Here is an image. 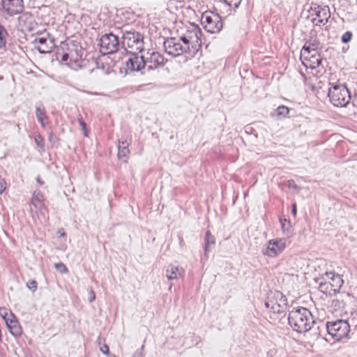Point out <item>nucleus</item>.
<instances>
[{
	"label": "nucleus",
	"instance_id": "obj_1",
	"mask_svg": "<svg viewBox=\"0 0 357 357\" xmlns=\"http://www.w3.org/2000/svg\"><path fill=\"white\" fill-rule=\"evenodd\" d=\"M201 36L200 29L197 26H192V28L180 38H167L163 43L165 51L172 56H178L187 53L191 49L201 45Z\"/></svg>",
	"mask_w": 357,
	"mask_h": 357
},
{
	"label": "nucleus",
	"instance_id": "obj_2",
	"mask_svg": "<svg viewBox=\"0 0 357 357\" xmlns=\"http://www.w3.org/2000/svg\"><path fill=\"white\" fill-rule=\"evenodd\" d=\"M288 321L292 328L298 333H305L311 329L314 319L310 310L303 307L292 309Z\"/></svg>",
	"mask_w": 357,
	"mask_h": 357
},
{
	"label": "nucleus",
	"instance_id": "obj_3",
	"mask_svg": "<svg viewBox=\"0 0 357 357\" xmlns=\"http://www.w3.org/2000/svg\"><path fill=\"white\" fill-rule=\"evenodd\" d=\"M319 43L314 41L312 43H306L301 51L302 63L306 67L314 69L320 66L321 55L318 51Z\"/></svg>",
	"mask_w": 357,
	"mask_h": 357
},
{
	"label": "nucleus",
	"instance_id": "obj_4",
	"mask_svg": "<svg viewBox=\"0 0 357 357\" xmlns=\"http://www.w3.org/2000/svg\"><path fill=\"white\" fill-rule=\"evenodd\" d=\"M328 96L331 102L335 107H345L351 100L347 88L342 84L333 85L329 89Z\"/></svg>",
	"mask_w": 357,
	"mask_h": 357
},
{
	"label": "nucleus",
	"instance_id": "obj_5",
	"mask_svg": "<svg viewBox=\"0 0 357 357\" xmlns=\"http://www.w3.org/2000/svg\"><path fill=\"white\" fill-rule=\"evenodd\" d=\"M326 329L329 335L335 341H340L347 337L350 331V326L347 321L338 319L326 324Z\"/></svg>",
	"mask_w": 357,
	"mask_h": 357
},
{
	"label": "nucleus",
	"instance_id": "obj_6",
	"mask_svg": "<svg viewBox=\"0 0 357 357\" xmlns=\"http://www.w3.org/2000/svg\"><path fill=\"white\" fill-rule=\"evenodd\" d=\"M122 45L125 49H130V52H142L144 50V37L136 31H126L122 36Z\"/></svg>",
	"mask_w": 357,
	"mask_h": 357
},
{
	"label": "nucleus",
	"instance_id": "obj_7",
	"mask_svg": "<svg viewBox=\"0 0 357 357\" xmlns=\"http://www.w3.org/2000/svg\"><path fill=\"white\" fill-rule=\"evenodd\" d=\"M201 22L205 30L208 33H218L222 29L220 15L213 12H204L201 17Z\"/></svg>",
	"mask_w": 357,
	"mask_h": 357
},
{
	"label": "nucleus",
	"instance_id": "obj_8",
	"mask_svg": "<svg viewBox=\"0 0 357 357\" xmlns=\"http://www.w3.org/2000/svg\"><path fill=\"white\" fill-rule=\"evenodd\" d=\"M287 246L286 240L282 238L270 239L261 249V253L268 258H275L281 255Z\"/></svg>",
	"mask_w": 357,
	"mask_h": 357
},
{
	"label": "nucleus",
	"instance_id": "obj_9",
	"mask_svg": "<svg viewBox=\"0 0 357 357\" xmlns=\"http://www.w3.org/2000/svg\"><path fill=\"white\" fill-rule=\"evenodd\" d=\"M287 305V300L284 295L280 291H275L268 296L265 305L271 309L274 313L283 312Z\"/></svg>",
	"mask_w": 357,
	"mask_h": 357
},
{
	"label": "nucleus",
	"instance_id": "obj_10",
	"mask_svg": "<svg viewBox=\"0 0 357 357\" xmlns=\"http://www.w3.org/2000/svg\"><path fill=\"white\" fill-rule=\"evenodd\" d=\"M100 46L104 54L114 53L119 46V38L113 33H106L100 38Z\"/></svg>",
	"mask_w": 357,
	"mask_h": 357
},
{
	"label": "nucleus",
	"instance_id": "obj_11",
	"mask_svg": "<svg viewBox=\"0 0 357 357\" xmlns=\"http://www.w3.org/2000/svg\"><path fill=\"white\" fill-rule=\"evenodd\" d=\"M140 52H130L128 54V59L126 61V70L130 72H137L143 69L146 66V62L144 61L145 56L140 55Z\"/></svg>",
	"mask_w": 357,
	"mask_h": 357
},
{
	"label": "nucleus",
	"instance_id": "obj_12",
	"mask_svg": "<svg viewBox=\"0 0 357 357\" xmlns=\"http://www.w3.org/2000/svg\"><path fill=\"white\" fill-rule=\"evenodd\" d=\"M310 17L312 22L316 25L324 24L331 17L328 6H315L311 8Z\"/></svg>",
	"mask_w": 357,
	"mask_h": 357
},
{
	"label": "nucleus",
	"instance_id": "obj_13",
	"mask_svg": "<svg viewBox=\"0 0 357 357\" xmlns=\"http://www.w3.org/2000/svg\"><path fill=\"white\" fill-rule=\"evenodd\" d=\"M144 56H145L144 61L146 63V66L149 70L162 67L166 63V60L160 53L152 50H149Z\"/></svg>",
	"mask_w": 357,
	"mask_h": 357
},
{
	"label": "nucleus",
	"instance_id": "obj_14",
	"mask_svg": "<svg viewBox=\"0 0 357 357\" xmlns=\"http://www.w3.org/2000/svg\"><path fill=\"white\" fill-rule=\"evenodd\" d=\"M18 26L22 31L31 32L35 30L36 23L32 15L24 13L18 17Z\"/></svg>",
	"mask_w": 357,
	"mask_h": 357
},
{
	"label": "nucleus",
	"instance_id": "obj_15",
	"mask_svg": "<svg viewBox=\"0 0 357 357\" xmlns=\"http://www.w3.org/2000/svg\"><path fill=\"white\" fill-rule=\"evenodd\" d=\"M3 10L10 15L20 13L23 9L22 0H2Z\"/></svg>",
	"mask_w": 357,
	"mask_h": 357
},
{
	"label": "nucleus",
	"instance_id": "obj_16",
	"mask_svg": "<svg viewBox=\"0 0 357 357\" xmlns=\"http://www.w3.org/2000/svg\"><path fill=\"white\" fill-rule=\"evenodd\" d=\"M324 280L328 281L331 286L333 289V292L335 294L339 291L343 284V280L339 274H336L333 272H327L324 276Z\"/></svg>",
	"mask_w": 357,
	"mask_h": 357
},
{
	"label": "nucleus",
	"instance_id": "obj_17",
	"mask_svg": "<svg viewBox=\"0 0 357 357\" xmlns=\"http://www.w3.org/2000/svg\"><path fill=\"white\" fill-rule=\"evenodd\" d=\"M185 271L178 266L169 265L166 270V277L169 280H178L184 275Z\"/></svg>",
	"mask_w": 357,
	"mask_h": 357
},
{
	"label": "nucleus",
	"instance_id": "obj_18",
	"mask_svg": "<svg viewBox=\"0 0 357 357\" xmlns=\"http://www.w3.org/2000/svg\"><path fill=\"white\" fill-rule=\"evenodd\" d=\"M341 299L337 298L333 300L332 302V307H333V313L336 312L337 314H341L345 309V306L347 304V300L350 298V295L347 294H341Z\"/></svg>",
	"mask_w": 357,
	"mask_h": 357
},
{
	"label": "nucleus",
	"instance_id": "obj_19",
	"mask_svg": "<svg viewBox=\"0 0 357 357\" xmlns=\"http://www.w3.org/2000/svg\"><path fill=\"white\" fill-rule=\"evenodd\" d=\"M6 324L10 333L15 337H19L22 334V328L16 319L15 316L6 321Z\"/></svg>",
	"mask_w": 357,
	"mask_h": 357
},
{
	"label": "nucleus",
	"instance_id": "obj_20",
	"mask_svg": "<svg viewBox=\"0 0 357 357\" xmlns=\"http://www.w3.org/2000/svg\"><path fill=\"white\" fill-rule=\"evenodd\" d=\"M35 48L40 54H46L50 52L51 47L47 45V39L45 38H36L33 40Z\"/></svg>",
	"mask_w": 357,
	"mask_h": 357
},
{
	"label": "nucleus",
	"instance_id": "obj_21",
	"mask_svg": "<svg viewBox=\"0 0 357 357\" xmlns=\"http://www.w3.org/2000/svg\"><path fill=\"white\" fill-rule=\"evenodd\" d=\"M44 199L43 194L39 191H34L32 195V205L39 210L44 208Z\"/></svg>",
	"mask_w": 357,
	"mask_h": 357
},
{
	"label": "nucleus",
	"instance_id": "obj_22",
	"mask_svg": "<svg viewBox=\"0 0 357 357\" xmlns=\"http://www.w3.org/2000/svg\"><path fill=\"white\" fill-rule=\"evenodd\" d=\"M130 155V151L128 149V144L127 142H122L118 148V154L117 156L119 159L123 160L124 161H127L128 156Z\"/></svg>",
	"mask_w": 357,
	"mask_h": 357
},
{
	"label": "nucleus",
	"instance_id": "obj_23",
	"mask_svg": "<svg viewBox=\"0 0 357 357\" xmlns=\"http://www.w3.org/2000/svg\"><path fill=\"white\" fill-rule=\"evenodd\" d=\"M215 243V238L213 235L210 233L209 231H207L206 233L205 238V248H204V255L206 257H208V248L210 245H212Z\"/></svg>",
	"mask_w": 357,
	"mask_h": 357
},
{
	"label": "nucleus",
	"instance_id": "obj_24",
	"mask_svg": "<svg viewBox=\"0 0 357 357\" xmlns=\"http://www.w3.org/2000/svg\"><path fill=\"white\" fill-rule=\"evenodd\" d=\"M81 57L82 54H79L77 50H75L74 53L73 52V51L70 50L69 53H65L62 55L61 60L63 61H66L68 59H70V60L77 61Z\"/></svg>",
	"mask_w": 357,
	"mask_h": 357
},
{
	"label": "nucleus",
	"instance_id": "obj_25",
	"mask_svg": "<svg viewBox=\"0 0 357 357\" xmlns=\"http://www.w3.org/2000/svg\"><path fill=\"white\" fill-rule=\"evenodd\" d=\"M319 289L321 292H323L326 294H329V295L335 294V293L333 292V289L332 286H331L330 282H328V281H326V280H324V282L320 283Z\"/></svg>",
	"mask_w": 357,
	"mask_h": 357
},
{
	"label": "nucleus",
	"instance_id": "obj_26",
	"mask_svg": "<svg viewBox=\"0 0 357 357\" xmlns=\"http://www.w3.org/2000/svg\"><path fill=\"white\" fill-rule=\"evenodd\" d=\"M280 222L283 234H289L291 229L290 221L286 218H280Z\"/></svg>",
	"mask_w": 357,
	"mask_h": 357
},
{
	"label": "nucleus",
	"instance_id": "obj_27",
	"mask_svg": "<svg viewBox=\"0 0 357 357\" xmlns=\"http://www.w3.org/2000/svg\"><path fill=\"white\" fill-rule=\"evenodd\" d=\"M289 109L286 106H284V105H281V106H279L276 110H275V115L278 117V118H284L286 117L288 114H289Z\"/></svg>",
	"mask_w": 357,
	"mask_h": 357
},
{
	"label": "nucleus",
	"instance_id": "obj_28",
	"mask_svg": "<svg viewBox=\"0 0 357 357\" xmlns=\"http://www.w3.org/2000/svg\"><path fill=\"white\" fill-rule=\"evenodd\" d=\"M0 316L6 322L9 319L13 318L14 314L6 307H0Z\"/></svg>",
	"mask_w": 357,
	"mask_h": 357
},
{
	"label": "nucleus",
	"instance_id": "obj_29",
	"mask_svg": "<svg viewBox=\"0 0 357 357\" xmlns=\"http://www.w3.org/2000/svg\"><path fill=\"white\" fill-rule=\"evenodd\" d=\"M6 31L5 29L0 25V49L6 46Z\"/></svg>",
	"mask_w": 357,
	"mask_h": 357
},
{
	"label": "nucleus",
	"instance_id": "obj_30",
	"mask_svg": "<svg viewBox=\"0 0 357 357\" xmlns=\"http://www.w3.org/2000/svg\"><path fill=\"white\" fill-rule=\"evenodd\" d=\"M36 114L38 121H40V123L42 124V126H44L43 121L46 116H45V114L43 110L41 109L40 107H38L36 111Z\"/></svg>",
	"mask_w": 357,
	"mask_h": 357
},
{
	"label": "nucleus",
	"instance_id": "obj_31",
	"mask_svg": "<svg viewBox=\"0 0 357 357\" xmlns=\"http://www.w3.org/2000/svg\"><path fill=\"white\" fill-rule=\"evenodd\" d=\"M352 38V33L351 31H346L341 36V42L342 43H348Z\"/></svg>",
	"mask_w": 357,
	"mask_h": 357
},
{
	"label": "nucleus",
	"instance_id": "obj_32",
	"mask_svg": "<svg viewBox=\"0 0 357 357\" xmlns=\"http://www.w3.org/2000/svg\"><path fill=\"white\" fill-rule=\"evenodd\" d=\"M54 268L56 269V271L62 274H65L68 272V268L65 264L61 262L55 264Z\"/></svg>",
	"mask_w": 357,
	"mask_h": 357
},
{
	"label": "nucleus",
	"instance_id": "obj_33",
	"mask_svg": "<svg viewBox=\"0 0 357 357\" xmlns=\"http://www.w3.org/2000/svg\"><path fill=\"white\" fill-rule=\"evenodd\" d=\"M222 1L229 7L238 8L241 0H222Z\"/></svg>",
	"mask_w": 357,
	"mask_h": 357
},
{
	"label": "nucleus",
	"instance_id": "obj_34",
	"mask_svg": "<svg viewBox=\"0 0 357 357\" xmlns=\"http://www.w3.org/2000/svg\"><path fill=\"white\" fill-rule=\"evenodd\" d=\"M34 141L38 147H40L42 149H44L45 142H44L43 139L42 138V137L40 135H36L35 137Z\"/></svg>",
	"mask_w": 357,
	"mask_h": 357
},
{
	"label": "nucleus",
	"instance_id": "obj_35",
	"mask_svg": "<svg viewBox=\"0 0 357 357\" xmlns=\"http://www.w3.org/2000/svg\"><path fill=\"white\" fill-rule=\"evenodd\" d=\"M78 121H79V124L82 128V130H83L84 132V135L85 137H87L88 136V131H87V129H86V123L83 121L82 119V116L79 115V117L78 118Z\"/></svg>",
	"mask_w": 357,
	"mask_h": 357
},
{
	"label": "nucleus",
	"instance_id": "obj_36",
	"mask_svg": "<svg viewBox=\"0 0 357 357\" xmlns=\"http://www.w3.org/2000/svg\"><path fill=\"white\" fill-rule=\"evenodd\" d=\"M26 287L30 290L35 291L37 289V282L35 280H31L26 284Z\"/></svg>",
	"mask_w": 357,
	"mask_h": 357
},
{
	"label": "nucleus",
	"instance_id": "obj_37",
	"mask_svg": "<svg viewBox=\"0 0 357 357\" xmlns=\"http://www.w3.org/2000/svg\"><path fill=\"white\" fill-rule=\"evenodd\" d=\"M96 299V295H95V293L94 291L91 289L89 292V301L90 303L94 301Z\"/></svg>",
	"mask_w": 357,
	"mask_h": 357
},
{
	"label": "nucleus",
	"instance_id": "obj_38",
	"mask_svg": "<svg viewBox=\"0 0 357 357\" xmlns=\"http://www.w3.org/2000/svg\"><path fill=\"white\" fill-rule=\"evenodd\" d=\"M100 351L105 355L107 356H110L109 355V347L107 345V344H104L103 347L100 349Z\"/></svg>",
	"mask_w": 357,
	"mask_h": 357
},
{
	"label": "nucleus",
	"instance_id": "obj_39",
	"mask_svg": "<svg viewBox=\"0 0 357 357\" xmlns=\"http://www.w3.org/2000/svg\"><path fill=\"white\" fill-rule=\"evenodd\" d=\"M6 190V182L4 181H0V195L3 192Z\"/></svg>",
	"mask_w": 357,
	"mask_h": 357
},
{
	"label": "nucleus",
	"instance_id": "obj_40",
	"mask_svg": "<svg viewBox=\"0 0 357 357\" xmlns=\"http://www.w3.org/2000/svg\"><path fill=\"white\" fill-rule=\"evenodd\" d=\"M351 102H352L354 106L357 107V93H356L354 95V98H353V99L351 100Z\"/></svg>",
	"mask_w": 357,
	"mask_h": 357
},
{
	"label": "nucleus",
	"instance_id": "obj_41",
	"mask_svg": "<svg viewBox=\"0 0 357 357\" xmlns=\"http://www.w3.org/2000/svg\"><path fill=\"white\" fill-rule=\"evenodd\" d=\"M132 357H143L142 351H135Z\"/></svg>",
	"mask_w": 357,
	"mask_h": 357
},
{
	"label": "nucleus",
	"instance_id": "obj_42",
	"mask_svg": "<svg viewBox=\"0 0 357 357\" xmlns=\"http://www.w3.org/2000/svg\"><path fill=\"white\" fill-rule=\"evenodd\" d=\"M291 213L294 217L296 215V206L295 204L292 205Z\"/></svg>",
	"mask_w": 357,
	"mask_h": 357
},
{
	"label": "nucleus",
	"instance_id": "obj_43",
	"mask_svg": "<svg viewBox=\"0 0 357 357\" xmlns=\"http://www.w3.org/2000/svg\"><path fill=\"white\" fill-rule=\"evenodd\" d=\"M289 186L290 188H297L296 185L294 183L293 181H289Z\"/></svg>",
	"mask_w": 357,
	"mask_h": 357
},
{
	"label": "nucleus",
	"instance_id": "obj_44",
	"mask_svg": "<svg viewBox=\"0 0 357 357\" xmlns=\"http://www.w3.org/2000/svg\"><path fill=\"white\" fill-rule=\"evenodd\" d=\"M58 234H59V237H62V236H65V232L63 231V229H59L58 231Z\"/></svg>",
	"mask_w": 357,
	"mask_h": 357
},
{
	"label": "nucleus",
	"instance_id": "obj_45",
	"mask_svg": "<svg viewBox=\"0 0 357 357\" xmlns=\"http://www.w3.org/2000/svg\"><path fill=\"white\" fill-rule=\"evenodd\" d=\"M37 182L40 184V185H43L44 183V182L41 180V178L38 176L37 178Z\"/></svg>",
	"mask_w": 357,
	"mask_h": 357
},
{
	"label": "nucleus",
	"instance_id": "obj_46",
	"mask_svg": "<svg viewBox=\"0 0 357 357\" xmlns=\"http://www.w3.org/2000/svg\"><path fill=\"white\" fill-rule=\"evenodd\" d=\"M87 93H89V92H86ZM90 94L97 95V93H90Z\"/></svg>",
	"mask_w": 357,
	"mask_h": 357
},
{
	"label": "nucleus",
	"instance_id": "obj_47",
	"mask_svg": "<svg viewBox=\"0 0 357 357\" xmlns=\"http://www.w3.org/2000/svg\"><path fill=\"white\" fill-rule=\"evenodd\" d=\"M109 357H116V356L114 355H110Z\"/></svg>",
	"mask_w": 357,
	"mask_h": 357
}]
</instances>
